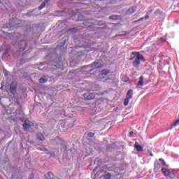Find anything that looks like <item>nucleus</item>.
<instances>
[{"label":"nucleus","instance_id":"20e7f679","mask_svg":"<svg viewBox=\"0 0 179 179\" xmlns=\"http://www.w3.org/2000/svg\"><path fill=\"white\" fill-rule=\"evenodd\" d=\"M132 96H134V91L132 90H129L126 95V98L124 101V106H128V103H129V100L132 99Z\"/></svg>","mask_w":179,"mask_h":179},{"label":"nucleus","instance_id":"9d476101","mask_svg":"<svg viewBox=\"0 0 179 179\" xmlns=\"http://www.w3.org/2000/svg\"><path fill=\"white\" fill-rule=\"evenodd\" d=\"M12 22H13V20H9V24L7 25V27H4V29H11L12 27H13V23H12Z\"/></svg>","mask_w":179,"mask_h":179},{"label":"nucleus","instance_id":"0eeeda50","mask_svg":"<svg viewBox=\"0 0 179 179\" xmlns=\"http://www.w3.org/2000/svg\"><path fill=\"white\" fill-rule=\"evenodd\" d=\"M30 127H34V123L28 121L23 124L24 131H27Z\"/></svg>","mask_w":179,"mask_h":179},{"label":"nucleus","instance_id":"aec40b11","mask_svg":"<svg viewBox=\"0 0 179 179\" xmlns=\"http://www.w3.org/2000/svg\"><path fill=\"white\" fill-rule=\"evenodd\" d=\"M45 82H47V79L45 78H41L39 79V83H45Z\"/></svg>","mask_w":179,"mask_h":179},{"label":"nucleus","instance_id":"423d86ee","mask_svg":"<svg viewBox=\"0 0 179 179\" xmlns=\"http://www.w3.org/2000/svg\"><path fill=\"white\" fill-rule=\"evenodd\" d=\"M84 99H85L86 100H93V99H94V97H96V93L95 92H87L86 94H84L83 95Z\"/></svg>","mask_w":179,"mask_h":179},{"label":"nucleus","instance_id":"412c9836","mask_svg":"<svg viewBox=\"0 0 179 179\" xmlns=\"http://www.w3.org/2000/svg\"><path fill=\"white\" fill-rule=\"evenodd\" d=\"M155 14L156 15V16H159V15H162V12H160V10H156Z\"/></svg>","mask_w":179,"mask_h":179},{"label":"nucleus","instance_id":"6ab92c4d","mask_svg":"<svg viewBox=\"0 0 179 179\" xmlns=\"http://www.w3.org/2000/svg\"><path fill=\"white\" fill-rule=\"evenodd\" d=\"M178 124H179V120H177L176 121V122L172 124V127H171V129L172 128H174V127H177V125H178Z\"/></svg>","mask_w":179,"mask_h":179},{"label":"nucleus","instance_id":"c85d7f7f","mask_svg":"<svg viewBox=\"0 0 179 179\" xmlns=\"http://www.w3.org/2000/svg\"><path fill=\"white\" fill-rule=\"evenodd\" d=\"M145 19H149V15H146Z\"/></svg>","mask_w":179,"mask_h":179},{"label":"nucleus","instance_id":"4be33fe9","mask_svg":"<svg viewBox=\"0 0 179 179\" xmlns=\"http://www.w3.org/2000/svg\"><path fill=\"white\" fill-rule=\"evenodd\" d=\"M104 177H105L106 179H110V178H111V174L107 173V174L105 175Z\"/></svg>","mask_w":179,"mask_h":179},{"label":"nucleus","instance_id":"1a4fd4ad","mask_svg":"<svg viewBox=\"0 0 179 179\" xmlns=\"http://www.w3.org/2000/svg\"><path fill=\"white\" fill-rule=\"evenodd\" d=\"M138 86H143V76H140L139 78V80H138Z\"/></svg>","mask_w":179,"mask_h":179},{"label":"nucleus","instance_id":"a878e982","mask_svg":"<svg viewBox=\"0 0 179 179\" xmlns=\"http://www.w3.org/2000/svg\"><path fill=\"white\" fill-rule=\"evenodd\" d=\"M132 135H134V131H131V132L129 133V136H132Z\"/></svg>","mask_w":179,"mask_h":179},{"label":"nucleus","instance_id":"bb28decb","mask_svg":"<svg viewBox=\"0 0 179 179\" xmlns=\"http://www.w3.org/2000/svg\"><path fill=\"white\" fill-rule=\"evenodd\" d=\"M133 59H135V55H134L133 57L130 58V61H132Z\"/></svg>","mask_w":179,"mask_h":179},{"label":"nucleus","instance_id":"f03ea898","mask_svg":"<svg viewBox=\"0 0 179 179\" xmlns=\"http://www.w3.org/2000/svg\"><path fill=\"white\" fill-rule=\"evenodd\" d=\"M162 171L164 176L166 177L168 179L174 178V177H176V171H174L173 169L162 168Z\"/></svg>","mask_w":179,"mask_h":179},{"label":"nucleus","instance_id":"9b49d317","mask_svg":"<svg viewBox=\"0 0 179 179\" xmlns=\"http://www.w3.org/2000/svg\"><path fill=\"white\" fill-rule=\"evenodd\" d=\"M108 73H110V71H107V70H102L101 71V75H102V76H107V75H108Z\"/></svg>","mask_w":179,"mask_h":179},{"label":"nucleus","instance_id":"39448f33","mask_svg":"<svg viewBox=\"0 0 179 179\" xmlns=\"http://www.w3.org/2000/svg\"><path fill=\"white\" fill-rule=\"evenodd\" d=\"M160 166H164L167 167V164H166V162L163 159H159V160H156L155 162V170H157L160 168Z\"/></svg>","mask_w":179,"mask_h":179},{"label":"nucleus","instance_id":"7c9ffc66","mask_svg":"<svg viewBox=\"0 0 179 179\" xmlns=\"http://www.w3.org/2000/svg\"><path fill=\"white\" fill-rule=\"evenodd\" d=\"M65 41H64L62 45H65Z\"/></svg>","mask_w":179,"mask_h":179},{"label":"nucleus","instance_id":"393cba45","mask_svg":"<svg viewBox=\"0 0 179 179\" xmlns=\"http://www.w3.org/2000/svg\"><path fill=\"white\" fill-rule=\"evenodd\" d=\"M29 179H34V175H31Z\"/></svg>","mask_w":179,"mask_h":179},{"label":"nucleus","instance_id":"5701e85b","mask_svg":"<svg viewBox=\"0 0 179 179\" xmlns=\"http://www.w3.org/2000/svg\"><path fill=\"white\" fill-rule=\"evenodd\" d=\"M87 136L89 138H93V136H94V134L92 133V132H90L87 134Z\"/></svg>","mask_w":179,"mask_h":179},{"label":"nucleus","instance_id":"7ed1b4c3","mask_svg":"<svg viewBox=\"0 0 179 179\" xmlns=\"http://www.w3.org/2000/svg\"><path fill=\"white\" fill-rule=\"evenodd\" d=\"M15 38H13L14 41H15V45H18L20 48V51H24L25 47H26V43L24 41H21L20 43H17V40H20V34H14Z\"/></svg>","mask_w":179,"mask_h":179},{"label":"nucleus","instance_id":"72a5a7b5","mask_svg":"<svg viewBox=\"0 0 179 179\" xmlns=\"http://www.w3.org/2000/svg\"><path fill=\"white\" fill-rule=\"evenodd\" d=\"M1 2H2V1H1V0H0V3H1Z\"/></svg>","mask_w":179,"mask_h":179},{"label":"nucleus","instance_id":"ddd939ff","mask_svg":"<svg viewBox=\"0 0 179 179\" xmlns=\"http://www.w3.org/2000/svg\"><path fill=\"white\" fill-rule=\"evenodd\" d=\"M10 87V90L15 92V90H16V83H12Z\"/></svg>","mask_w":179,"mask_h":179},{"label":"nucleus","instance_id":"2eb2a0df","mask_svg":"<svg viewBox=\"0 0 179 179\" xmlns=\"http://www.w3.org/2000/svg\"><path fill=\"white\" fill-rule=\"evenodd\" d=\"M135 148L138 152H142V150H143L142 146H141L139 145H135Z\"/></svg>","mask_w":179,"mask_h":179},{"label":"nucleus","instance_id":"c756f323","mask_svg":"<svg viewBox=\"0 0 179 179\" xmlns=\"http://www.w3.org/2000/svg\"><path fill=\"white\" fill-rule=\"evenodd\" d=\"M141 20H143V18H141V20H138V22H141Z\"/></svg>","mask_w":179,"mask_h":179},{"label":"nucleus","instance_id":"6e6552de","mask_svg":"<svg viewBox=\"0 0 179 179\" xmlns=\"http://www.w3.org/2000/svg\"><path fill=\"white\" fill-rule=\"evenodd\" d=\"M135 12H136V7H131L127 10V14L132 15V13H135Z\"/></svg>","mask_w":179,"mask_h":179},{"label":"nucleus","instance_id":"2f4dec72","mask_svg":"<svg viewBox=\"0 0 179 179\" xmlns=\"http://www.w3.org/2000/svg\"><path fill=\"white\" fill-rule=\"evenodd\" d=\"M160 41H164V40L163 38H161Z\"/></svg>","mask_w":179,"mask_h":179},{"label":"nucleus","instance_id":"a211bd4d","mask_svg":"<svg viewBox=\"0 0 179 179\" xmlns=\"http://www.w3.org/2000/svg\"><path fill=\"white\" fill-rule=\"evenodd\" d=\"M2 33H3V34H6V38H10V37H12V34H6V32L4 31H3Z\"/></svg>","mask_w":179,"mask_h":179},{"label":"nucleus","instance_id":"f3484780","mask_svg":"<svg viewBox=\"0 0 179 179\" xmlns=\"http://www.w3.org/2000/svg\"><path fill=\"white\" fill-rule=\"evenodd\" d=\"M92 65L94 68H101L100 63H94Z\"/></svg>","mask_w":179,"mask_h":179},{"label":"nucleus","instance_id":"dca6fc26","mask_svg":"<svg viewBox=\"0 0 179 179\" xmlns=\"http://www.w3.org/2000/svg\"><path fill=\"white\" fill-rule=\"evenodd\" d=\"M110 19L112 20H118V19H120V16L112 15L110 17Z\"/></svg>","mask_w":179,"mask_h":179},{"label":"nucleus","instance_id":"f257e3e1","mask_svg":"<svg viewBox=\"0 0 179 179\" xmlns=\"http://www.w3.org/2000/svg\"><path fill=\"white\" fill-rule=\"evenodd\" d=\"M132 55H134V61L133 62L134 66H139L141 61L145 62V57L139 52H132Z\"/></svg>","mask_w":179,"mask_h":179},{"label":"nucleus","instance_id":"f8f14e48","mask_svg":"<svg viewBox=\"0 0 179 179\" xmlns=\"http://www.w3.org/2000/svg\"><path fill=\"white\" fill-rule=\"evenodd\" d=\"M38 139L41 141H44V136H43V134L41 133H38L37 134Z\"/></svg>","mask_w":179,"mask_h":179},{"label":"nucleus","instance_id":"4468645a","mask_svg":"<svg viewBox=\"0 0 179 179\" xmlns=\"http://www.w3.org/2000/svg\"><path fill=\"white\" fill-rule=\"evenodd\" d=\"M46 4H47V1L43 2L41 5L38 7V10H41L42 9H44V8H45Z\"/></svg>","mask_w":179,"mask_h":179},{"label":"nucleus","instance_id":"b1692460","mask_svg":"<svg viewBox=\"0 0 179 179\" xmlns=\"http://www.w3.org/2000/svg\"><path fill=\"white\" fill-rule=\"evenodd\" d=\"M48 176H49V177H51V176H52V173L51 172L48 173Z\"/></svg>","mask_w":179,"mask_h":179},{"label":"nucleus","instance_id":"cd10ccee","mask_svg":"<svg viewBox=\"0 0 179 179\" xmlns=\"http://www.w3.org/2000/svg\"><path fill=\"white\" fill-rule=\"evenodd\" d=\"M147 13L148 15H150V13H152V11H148Z\"/></svg>","mask_w":179,"mask_h":179},{"label":"nucleus","instance_id":"473e14b6","mask_svg":"<svg viewBox=\"0 0 179 179\" xmlns=\"http://www.w3.org/2000/svg\"><path fill=\"white\" fill-rule=\"evenodd\" d=\"M150 156L153 157V154L151 153V154H150Z\"/></svg>","mask_w":179,"mask_h":179}]
</instances>
